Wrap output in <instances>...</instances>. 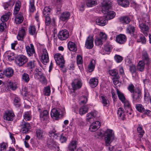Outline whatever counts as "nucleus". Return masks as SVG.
<instances>
[{"label": "nucleus", "instance_id": "7", "mask_svg": "<svg viewBox=\"0 0 151 151\" xmlns=\"http://www.w3.org/2000/svg\"><path fill=\"white\" fill-rule=\"evenodd\" d=\"M28 60L26 56L23 55H19L16 59L15 63L18 66H21L26 63Z\"/></svg>", "mask_w": 151, "mask_h": 151}, {"label": "nucleus", "instance_id": "13", "mask_svg": "<svg viewBox=\"0 0 151 151\" xmlns=\"http://www.w3.org/2000/svg\"><path fill=\"white\" fill-rule=\"evenodd\" d=\"M69 33L68 30L65 29L60 31L58 33V39L61 41L66 40L69 37Z\"/></svg>", "mask_w": 151, "mask_h": 151}, {"label": "nucleus", "instance_id": "22", "mask_svg": "<svg viewBox=\"0 0 151 151\" xmlns=\"http://www.w3.org/2000/svg\"><path fill=\"white\" fill-rule=\"evenodd\" d=\"M107 20L105 17H101L96 18V23L101 26H105Z\"/></svg>", "mask_w": 151, "mask_h": 151}, {"label": "nucleus", "instance_id": "5", "mask_svg": "<svg viewBox=\"0 0 151 151\" xmlns=\"http://www.w3.org/2000/svg\"><path fill=\"white\" fill-rule=\"evenodd\" d=\"M54 58L56 63L60 68H63L65 62L63 56L61 54L57 53L55 55Z\"/></svg>", "mask_w": 151, "mask_h": 151}, {"label": "nucleus", "instance_id": "43", "mask_svg": "<svg viewBox=\"0 0 151 151\" xmlns=\"http://www.w3.org/2000/svg\"><path fill=\"white\" fill-rule=\"evenodd\" d=\"M86 120L90 122L91 119H93L96 117L95 113L91 112L87 114Z\"/></svg>", "mask_w": 151, "mask_h": 151}, {"label": "nucleus", "instance_id": "8", "mask_svg": "<svg viewBox=\"0 0 151 151\" xmlns=\"http://www.w3.org/2000/svg\"><path fill=\"white\" fill-rule=\"evenodd\" d=\"M49 137L47 138V142L49 145H51L53 142L54 139H58V136L56 133V131L54 129L50 131L48 133Z\"/></svg>", "mask_w": 151, "mask_h": 151}, {"label": "nucleus", "instance_id": "28", "mask_svg": "<svg viewBox=\"0 0 151 151\" xmlns=\"http://www.w3.org/2000/svg\"><path fill=\"white\" fill-rule=\"evenodd\" d=\"M117 114L119 118L122 120H124L126 119L125 115L124 114V111L122 108L119 107L118 109Z\"/></svg>", "mask_w": 151, "mask_h": 151}, {"label": "nucleus", "instance_id": "10", "mask_svg": "<svg viewBox=\"0 0 151 151\" xmlns=\"http://www.w3.org/2000/svg\"><path fill=\"white\" fill-rule=\"evenodd\" d=\"M142 20L140 19L139 21V28L143 34L146 36L148 35L149 32V27L148 26L146 25L145 23L142 22Z\"/></svg>", "mask_w": 151, "mask_h": 151}, {"label": "nucleus", "instance_id": "24", "mask_svg": "<svg viewBox=\"0 0 151 151\" xmlns=\"http://www.w3.org/2000/svg\"><path fill=\"white\" fill-rule=\"evenodd\" d=\"M50 14H47L45 16V24L47 26H49L50 24L52 25H54L55 22V19L52 18L51 19L50 18Z\"/></svg>", "mask_w": 151, "mask_h": 151}, {"label": "nucleus", "instance_id": "41", "mask_svg": "<svg viewBox=\"0 0 151 151\" xmlns=\"http://www.w3.org/2000/svg\"><path fill=\"white\" fill-rule=\"evenodd\" d=\"M137 132L139 133L138 136L142 137L144 134L145 132L142 129V126L141 124H138L137 128Z\"/></svg>", "mask_w": 151, "mask_h": 151}, {"label": "nucleus", "instance_id": "60", "mask_svg": "<svg viewBox=\"0 0 151 151\" xmlns=\"http://www.w3.org/2000/svg\"><path fill=\"white\" fill-rule=\"evenodd\" d=\"M48 113L46 110H45L41 113L40 114V117L41 118H43L44 119L48 115Z\"/></svg>", "mask_w": 151, "mask_h": 151}, {"label": "nucleus", "instance_id": "37", "mask_svg": "<svg viewBox=\"0 0 151 151\" xmlns=\"http://www.w3.org/2000/svg\"><path fill=\"white\" fill-rule=\"evenodd\" d=\"M28 32L31 35H36L37 34V31L34 25H30L28 28Z\"/></svg>", "mask_w": 151, "mask_h": 151}, {"label": "nucleus", "instance_id": "23", "mask_svg": "<svg viewBox=\"0 0 151 151\" xmlns=\"http://www.w3.org/2000/svg\"><path fill=\"white\" fill-rule=\"evenodd\" d=\"M15 0H9L3 4V6L5 10H10L13 6L15 2Z\"/></svg>", "mask_w": 151, "mask_h": 151}, {"label": "nucleus", "instance_id": "57", "mask_svg": "<svg viewBox=\"0 0 151 151\" xmlns=\"http://www.w3.org/2000/svg\"><path fill=\"white\" fill-rule=\"evenodd\" d=\"M127 89L131 93H133L135 92V87L134 85L132 83H130L129 84L127 87Z\"/></svg>", "mask_w": 151, "mask_h": 151}, {"label": "nucleus", "instance_id": "34", "mask_svg": "<svg viewBox=\"0 0 151 151\" xmlns=\"http://www.w3.org/2000/svg\"><path fill=\"white\" fill-rule=\"evenodd\" d=\"M118 4L120 6L124 7H127L129 4V0H117Z\"/></svg>", "mask_w": 151, "mask_h": 151}, {"label": "nucleus", "instance_id": "48", "mask_svg": "<svg viewBox=\"0 0 151 151\" xmlns=\"http://www.w3.org/2000/svg\"><path fill=\"white\" fill-rule=\"evenodd\" d=\"M95 61L93 60L91 61L89 65L88 68L89 72H91L93 71L95 68Z\"/></svg>", "mask_w": 151, "mask_h": 151}, {"label": "nucleus", "instance_id": "56", "mask_svg": "<svg viewBox=\"0 0 151 151\" xmlns=\"http://www.w3.org/2000/svg\"><path fill=\"white\" fill-rule=\"evenodd\" d=\"M103 40L99 37L96 38L95 40V42L96 45L101 46L103 44Z\"/></svg>", "mask_w": 151, "mask_h": 151}, {"label": "nucleus", "instance_id": "18", "mask_svg": "<svg viewBox=\"0 0 151 151\" xmlns=\"http://www.w3.org/2000/svg\"><path fill=\"white\" fill-rule=\"evenodd\" d=\"M116 41L118 43L122 44H124L127 40L126 36L124 35L121 34L116 37Z\"/></svg>", "mask_w": 151, "mask_h": 151}, {"label": "nucleus", "instance_id": "45", "mask_svg": "<svg viewBox=\"0 0 151 151\" xmlns=\"http://www.w3.org/2000/svg\"><path fill=\"white\" fill-rule=\"evenodd\" d=\"M97 4V1L96 0H86V5L88 7H91Z\"/></svg>", "mask_w": 151, "mask_h": 151}, {"label": "nucleus", "instance_id": "15", "mask_svg": "<svg viewBox=\"0 0 151 151\" xmlns=\"http://www.w3.org/2000/svg\"><path fill=\"white\" fill-rule=\"evenodd\" d=\"M14 116V112L12 111H6L4 114V119L8 121H12Z\"/></svg>", "mask_w": 151, "mask_h": 151}, {"label": "nucleus", "instance_id": "36", "mask_svg": "<svg viewBox=\"0 0 151 151\" xmlns=\"http://www.w3.org/2000/svg\"><path fill=\"white\" fill-rule=\"evenodd\" d=\"M41 69L39 68H36L35 70L36 72L35 75L37 76H38V78H42L43 81H45V78L41 72Z\"/></svg>", "mask_w": 151, "mask_h": 151}, {"label": "nucleus", "instance_id": "30", "mask_svg": "<svg viewBox=\"0 0 151 151\" xmlns=\"http://www.w3.org/2000/svg\"><path fill=\"white\" fill-rule=\"evenodd\" d=\"M68 47L70 51L76 52L77 50L76 45L73 42L69 41L68 43Z\"/></svg>", "mask_w": 151, "mask_h": 151}, {"label": "nucleus", "instance_id": "9", "mask_svg": "<svg viewBox=\"0 0 151 151\" xmlns=\"http://www.w3.org/2000/svg\"><path fill=\"white\" fill-rule=\"evenodd\" d=\"M83 85V83L80 79H75L71 83L73 89L74 91L80 89Z\"/></svg>", "mask_w": 151, "mask_h": 151}, {"label": "nucleus", "instance_id": "6", "mask_svg": "<svg viewBox=\"0 0 151 151\" xmlns=\"http://www.w3.org/2000/svg\"><path fill=\"white\" fill-rule=\"evenodd\" d=\"M142 58L141 61L145 62V64L147 69H149L150 66L151 61L149 55L147 52L145 50H143L142 52Z\"/></svg>", "mask_w": 151, "mask_h": 151}, {"label": "nucleus", "instance_id": "54", "mask_svg": "<svg viewBox=\"0 0 151 151\" xmlns=\"http://www.w3.org/2000/svg\"><path fill=\"white\" fill-rule=\"evenodd\" d=\"M58 137H59L60 141L62 143H65L66 142L67 138L65 134H62L60 136H58Z\"/></svg>", "mask_w": 151, "mask_h": 151}, {"label": "nucleus", "instance_id": "19", "mask_svg": "<svg viewBox=\"0 0 151 151\" xmlns=\"http://www.w3.org/2000/svg\"><path fill=\"white\" fill-rule=\"evenodd\" d=\"M70 14L68 12H64L61 13L59 17V19L63 22H66L70 18Z\"/></svg>", "mask_w": 151, "mask_h": 151}, {"label": "nucleus", "instance_id": "44", "mask_svg": "<svg viewBox=\"0 0 151 151\" xmlns=\"http://www.w3.org/2000/svg\"><path fill=\"white\" fill-rule=\"evenodd\" d=\"M6 56L9 61H12L14 59V53L10 51L6 52L5 53Z\"/></svg>", "mask_w": 151, "mask_h": 151}, {"label": "nucleus", "instance_id": "46", "mask_svg": "<svg viewBox=\"0 0 151 151\" xmlns=\"http://www.w3.org/2000/svg\"><path fill=\"white\" fill-rule=\"evenodd\" d=\"M88 107L86 106H82L79 109V114L81 115L86 114L88 111Z\"/></svg>", "mask_w": 151, "mask_h": 151}, {"label": "nucleus", "instance_id": "53", "mask_svg": "<svg viewBox=\"0 0 151 151\" xmlns=\"http://www.w3.org/2000/svg\"><path fill=\"white\" fill-rule=\"evenodd\" d=\"M56 5L58 7L57 11H60V8L62 6V4L63 2V0H55Z\"/></svg>", "mask_w": 151, "mask_h": 151}, {"label": "nucleus", "instance_id": "55", "mask_svg": "<svg viewBox=\"0 0 151 151\" xmlns=\"http://www.w3.org/2000/svg\"><path fill=\"white\" fill-rule=\"evenodd\" d=\"M8 145L6 143L3 142L0 143V150L1 151H5Z\"/></svg>", "mask_w": 151, "mask_h": 151}, {"label": "nucleus", "instance_id": "27", "mask_svg": "<svg viewBox=\"0 0 151 151\" xmlns=\"http://www.w3.org/2000/svg\"><path fill=\"white\" fill-rule=\"evenodd\" d=\"M4 73H5V76L9 78L13 75L14 70L12 68H8L4 70Z\"/></svg>", "mask_w": 151, "mask_h": 151}, {"label": "nucleus", "instance_id": "47", "mask_svg": "<svg viewBox=\"0 0 151 151\" xmlns=\"http://www.w3.org/2000/svg\"><path fill=\"white\" fill-rule=\"evenodd\" d=\"M7 85L8 88L12 90H15L17 88V86L16 84L11 81H9L7 83Z\"/></svg>", "mask_w": 151, "mask_h": 151}, {"label": "nucleus", "instance_id": "38", "mask_svg": "<svg viewBox=\"0 0 151 151\" xmlns=\"http://www.w3.org/2000/svg\"><path fill=\"white\" fill-rule=\"evenodd\" d=\"M21 80L25 83H28L30 80L29 75L26 73H23L21 75Z\"/></svg>", "mask_w": 151, "mask_h": 151}, {"label": "nucleus", "instance_id": "42", "mask_svg": "<svg viewBox=\"0 0 151 151\" xmlns=\"http://www.w3.org/2000/svg\"><path fill=\"white\" fill-rule=\"evenodd\" d=\"M35 0H29V10L30 12L33 13L35 10Z\"/></svg>", "mask_w": 151, "mask_h": 151}, {"label": "nucleus", "instance_id": "12", "mask_svg": "<svg viewBox=\"0 0 151 151\" xmlns=\"http://www.w3.org/2000/svg\"><path fill=\"white\" fill-rule=\"evenodd\" d=\"M41 61L45 65L49 61V58L47 50L43 48L41 52Z\"/></svg>", "mask_w": 151, "mask_h": 151}, {"label": "nucleus", "instance_id": "3", "mask_svg": "<svg viewBox=\"0 0 151 151\" xmlns=\"http://www.w3.org/2000/svg\"><path fill=\"white\" fill-rule=\"evenodd\" d=\"M65 112L64 108H53L50 112V115L52 117L55 118L56 119L59 117H62L65 114Z\"/></svg>", "mask_w": 151, "mask_h": 151}, {"label": "nucleus", "instance_id": "49", "mask_svg": "<svg viewBox=\"0 0 151 151\" xmlns=\"http://www.w3.org/2000/svg\"><path fill=\"white\" fill-rule=\"evenodd\" d=\"M11 14V13L10 12H8L6 14H5L4 15L2 16L1 18V20L2 22H4L5 21H7L10 15Z\"/></svg>", "mask_w": 151, "mask_h": 151}, {"label": "nucleus", "instance_id": "4", "mask_svg": "<svg viewBox=\"0 0 151 151\" xmlns=\"http://www.w3.org/2000/svg\"><path fill=\"white\" fill-rule=\"evenodd\" d=\"M141 90L139 88L135 90V92L132 95L133 103L134 104L141 102L142 98Z\"/></svg>", "mask_w": 151, "mask_h": 151}, {"label": "nucleus", "instance_id": "64", "mask_svg": "<svg viewBox=\"0 0 151 151\" xmlns=\"http://www.w3.org/2000/svg\"><path fill=\"white\" fill-rule=\"evenodd\" d=\"M124 104V106L125 110H130L131 109V106L129 101H125L124 102H122Z\"/></svg>", "mask_w": 151, "mask_h": 151}, {"label": "nucleus", "instance_id": "25", "mask_svg": "<svg viewBox=\"0 0 151 151\" xmlns=\"http://www.w3.org/2000/svg\"><path fill=\"white\" fill-rule=\"evenodd\" d=\"M145 62L143 61H139L137 66V70L139 72H142L144 71L145 66Z\"/></svg>", "mask_w": 151, "mask_h": 151}, {"label": "nucleus", "instance_id": "40", "mask_svg": "<svg viewBox=\"0 0 151 151\" xmlns=\"http://www.w3.org/2000/svg\"><path fill=\"white\" fill-rule=\"evenodd\" d=\"M13 103L16 108H19L21 105L20 99L18 97H15Z\"/></svg>", "mask_w": 151, "mask_h": 151}, {"label": "nucleus", "instance_id": "16", "mask_svg": "<svg viewBox=\"0 0 151 151\" xmlns=\"http://www.w3.org/2000/svg\"><path fill=\"white\" fill-rule=\"evenodd\" d=\"M126 30L127 33L130 34L135 38L137 37V36L135 34V29L134 26L132 25H129L127 27Z\"/></svg>", "mask_w": 151, "mask_h": 151}, {"label": "nucleus", "instance_id": "33", "mask_svg": "<svg viewBox=\"0 0 151 151\" xmlns=\"http://www.w3.org/2000/svg\"><path fill=\"white\" fill-rule=\"evenodd\" d=\"M76 147V141L73 140L69 143L68 148V151H74Z\"/></svg>", "mask_w": 151, "mask_h": 151}, {"label": "nucleus", "instance_id": "35", "mask_svg": "<svg viewBox=\"0 0 151 151\" xmlns=\"http://www.w3.org/2000/svg\"><path fill=\"white\" fill-rule=\"evenodd\" d=\"M23 21V17L22 13H19L16 17L15 21L17 24H19Z\"/></svg>", "mask_w": 151, "mask_h": 151}, {"label": "nucleus", "instance_id": "63", "mask_svg": "<svg viewBox=\"0 0 151 151\" xmlns=\"http://www.w3.org/2000/svg\"><path fill=\"white\" fill-rule=\"evenodd\" d=\"M102 40L106 41L107 39V35L104 33L100 32L99 34V37Z\"/></svg>", "mask_w": 151, "mask_h": 151}, {"label": "nucleus", "instance_id": "31", "mask_svg": "<svg viewBox=\"0 0 151 151\" xmlns=\"http://www.w3.org/2000/svg\"><path fill=\"white\" fill-rule=\"evenodd\" d=\"M21 6V3L20 1L19 0L16 1L14 9L13 14L14 15H16L17 14L20 9Z\"/></svg>", "mask_w": 151, "mask_h": 151}, {"label": "nucleus", "instance_id": "1", "mask_svg": "<svg viewBox=\"0 0 151 151\" xmlns=\"http://www.w3.org/2000/svg\"><path fill=\"white\" fill-rule=\"evenodd\" d=\"M102 4V12L104 14H106V16L105 17L106 19H113L115 16L116 14L113 11L109 10L111 8V2L108 0H104Z\"/></svg>", "mask_w": 151, "mask_h": 151}, {"label": "nucleus", "instance_id": "21", "mask_svg": "<svg viewBox=\"0 0 151 151\" xmlns=\"http://www.w3.org/2000/svg\"><path fill=\"white\" fill-rule=\"evenodd\" d=\"M100 126V122L99 121H96L91 124L89 129L92 132H95L99 128Z\"/></svg>", "mask_w": 151, "mask_h": 151}, {"label": "nucleus", "instance_id": "26", "mask_svg": "<svg viewBox=\"0 0 151 151\" xmlns=\"http://www.w3.org/2000/svg\"><path fill=\"white\" fill-rule=\"evenodd\" d=\"M119 20L121 23L125 24H129L131 21V19L129 17L126 16L120 17Z\"/></svg>", "mask_w": 151, "mask_h": 151}, {"label": "nucleus", "instance_id": "52", "mask_svg": "<svg viewBox=\"0 0 151 151\" xmlns=\"http://www.w3.org/2000/svg\"><path fill=\"white\" fill-rule=\"evenodd\" d=\"M50 92V88L49 86L45 87L43 89V93L45 96H49Z\"/></svg>", "mask_w": 151, "mask_h": 151}, {"label": "nucleus", "instance_id": "61", "mask_svg": "<svg viewBox=\"0 0 151 151\" xmlns=\"http://www.w3.org/2000/svg\"><path fill=\"white\" fill-rule=\"evenodd\" d=\"M114 60L117 63H119L122 62L123 60L122 56L117 55H116L114 57Z\"/></svg>", "mask_w": 151, "mask_h": 151}, {"label": "nucleus", "instance_id": "58", "mask_svg": "<svg viewBox=\"0 0 151 151\" xmlns=\"http://www.w3.org/2000/svg\"><path fill=\"white\" fill-rule=\"evenodd\" d=\"M113 47L111 45L109 44H106L104 46V50L107 52H110L112 50Z\"/></svg>", "mask_w": 151, "mask_h": 151}, {"label": "nucleus", "instance_id": "51", "mask_svg": "<svg viewBox=\"0 0 151 151\" xmlns=\"http://www.w3.org/2000/svg\"><path fill=\"white\" fill-rule=\"evenodd\" d=\"M136 108L139 112L143 113L145 111V109L144 106L141 104L136 105Z\"/></svg>", "mask_w": 151, "mask_h": 151}, {"label": "nucleus", "instance_id": "39", "mask_svg": "<svg viewBox=\"0 0 151 151\" xmlns=\"http://www.w3.org/2000/svg\"><path fill=\"white\" fill-rule=\"evenodd\" d=\"M116 93L119 100L122 102H124L125 100V98L124 94L120 92L117 88H116Z\"/></svg>", "mask_w": 151, "mask_h": 151}, {"label": "nucleus", "instance_id": "11", "mask_svg": "<svg viewBox=\"0 0 151 151\" xmlns=\"http://www.w3.org/2000/svg\"><path fill=\"white\" fill-rule=\"evenodd\" d=\"M20 128V131L23 133L26 134L28 133L30 129V126L29 123L23 121L22 124L19 125Z\"/></svg>", "mask_w": 151, "mask_h": 151}, {"label": "nucleus", "instance_id": "59", "mask_svg": "<svg viewBox=\"0 0 151 151\" xmlns=\"http://www.w3.org/2000/svg\"><path fill=\"white\" fill-rule=\"evenodd\" d=\"M138 42H140L142 44H145L146 42V39L145 37L143 35L141 34L139 36V39Z\"/></svg>", "mask_w": 151, "mask_h": 151}, {"label": "nucleus", "instance_id": "17", "mask_svg": "<svg viewBox=\"0 0 151 151\" xmlns=\"http://www.w3.org/2000/svg\"><path fill=\"white\" fill-rule=\"evenodd\" d=\"M25 49L27 55L29 56H32L35 53L34 46L32 44H30V46H26Z\"/></svg>", "mask_w": 151, "mask_h": 151}, {"label": "nucleus", "instance_id": "2", "mask_svg": "<svg viewBox=\"0 0 151 151\" xmlns=\"http://www.w3.org/2000/svg\"><path fill=\"white\" fill-rule=\"evenodd\" d=\"M114 139V134L113 131L107 129L105 133L104 140L106 146H109Z\"/></svg>", "mask_w": 151, "mask_h": 151}, {"label": "nucleus", "instance_id": "29", "mask_svg": "<svg viewBox=\"0 0 151 151\" xmlns=\"http://www.w3.org/2000/svg\"><path fill=\"white\" fill-rule=\"evenodd\" d=\"M23 120L26 121L30 120L32 118V113L31 111H28L24 112L23 114Z\"/></svg>", "mask_w": 151, "mask_h": 151}, {"label": "nucleus", "instance_id": "62", "mask_svg": "<svg viewBox=\"0 0 151 151\" xmlns=\"http://www.w3.org/2000/svg\"><path fill=\"white\" fill-rule=\"evenodd\" d=\"M36 134L37 137L39 138H41L42 136L43 132L40 129H36Z\"/></svg>", "mask_w": 151, "mask_h": 151}, {"label": "nucleus", "instance_id": "32", "mask_svg": "<svg viewBox=\"0 0 151 151\" xmlns=\"http://www.w3.org/2000/svg\"><path fill=\"white\" fill-rule=\"evenodd\" d=\"M89 83L92 87L94 88L98 85V80L95 78H91L90 79Z\"/></svg>", "mask_w": 151, "mask_h": 151}, {"label": "nucleus", "instance_id": "14", "mask_svg": "<svg viewBox=\"0 0 151 151\" xmlns=\"http://www.w3.org/2000/svg\"><path fill=\"white\" fill-rule=\"evenodd\" d=\"M93 37L92 36L89 35L86 41L85 47L87 49H91L93 47Z\"/></svg>", "mask_w": 151, "mask_h": 151}, {"label": "nucleus", "instance_id": "20", "mask_svg": "<svg viewBox=\"0 0 151 151\" xmlns=\"http://www.w3.org/2000/svg\"><path fill=\"white\" fill-rule=\"evenodd\" d=\"M26 28L24 27H22L19 32L17 36L18 40H23L26 35Z\"/></svg>", "mask_w": 151, "mask_h": 151}, {"label": "nucleus", "instance_id": "50", "mask_svg": "<svg viewBox=\"0 0 151 151\" xmlns=\"http://www.w3.org/2000/svg\"><path fill=\"white\" fill-rule=\"evenodd\" d=\"M101 102L104 106H109V101L106 97L101 96Z\"/></svg>", "mask_w": 151, "mask_h": 151}]
</instances>
